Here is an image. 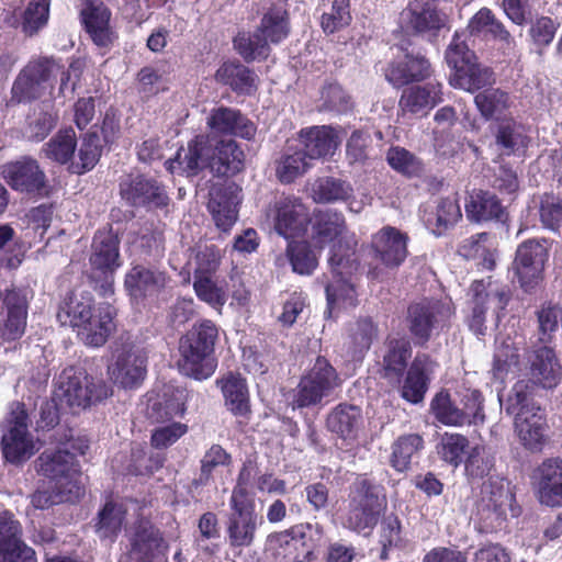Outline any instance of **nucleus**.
Listing matches in <instances>:
<instances>
[{
    "instance_id": "obj_61",
    "label": "nucleus",
    "mask_w": 562,
    "mask_h": 562,
    "mask_svg": "<svg viewBox=\"0 0 562 562\" xmlns=\"http://www.w3.org/2000/svg\"><path fill=\"white\" fill-rule=\"evenodd\" d=\"M77 147L76 133L71 127L59 130L43 147L45 156L60 165L69 162Z\"/></svg>"
},
{
    "instance_id": "obj_57",
    "label": "nucleus",
    "mask_w": 562,
    "mask_h": 562,
    "mask_svg": "<svg viewBox=\"0 0 562 562\" xmlns=\"http://www.w3.org/2000/svg\"><path fill=\"white\" fill-rule=\"evenodd\" d=\"M126 510L110 499L104 503L94 519V532L101 540L114 541L122 530Z\"/></svg>"
},
{
    "instance_id": "obj_35",
    "label": "nucleus",
    "mask_w": 562,
    "mask_h": 562,
    "mask_svg": "<svg viewBox=\"0 0 562 562\" xmlns=\"http://www.w3.org/2000/svg\"><path fill=\"white\" fill-rule=\"evenodd\" d=\"M221 387L225 406L237 418H243L239 424H248L251 415L250 396L247 381L238 372H227L216 380Z\"/></svg>"
},
{
    "instance_id": "obj_38",
    "label": "nucleus",
    "mask_w": 562,
    "mask_h": 562,
    "mask_svg": "<svg viewBox=\"0 0 562 562\" xmlns=\"http://www.w3.org/2000/svg\"><path fill=\"white\" fill-rule=\"evenodd\" d=\"M530 379L533 385L546 390H552L559 385L562 378V367L552 348L543 346L535 350L529 368Z\"/></svg>"
},
{
    "instance_id": "obj_36",
    "label": "nucleus",
    "mask_w": 562,
    "mask_h": 562,
    "mask_svg": "<svg viewBox=\"0 0 562 562\" xmlns=\"http://www.w3.org/2000/svg\"><path fill=\"white\" fill-rule=\"evenodd\" d=\"M514 429L520 445L532 453H539L549 441V425L546 411L524 414L514 418Z\"/></svg>"
},
{
    "instance_id": "obj_24",
    "label": "nucleus",
    "mask_w": 562,
    "mask_h": 562,
    "mask_svg": "<svg viewBox=\"0 0 562 562\" xmlns=\"http://www.w3.org/2000/svg\"><path fill=\"white\" fill-rule=\"evenodd\" d=\"M437 362L426 352H418L412 360L400 384L402 398L418 404L424 401L429 389Z\"/></svg>"
},
{
    "instance_id": "obj_62",
    "label": "nucleus",
    "mask_w": 562,
    "mask_h": 562,
    "mask_svg": "<svg viewBox=\"0 0 562 562\" xmlns=\"http://www.w3.org/2000/svg\"><path fill=\"white\" fill-rule=\"evenodd\" d=\"M351 195V186L347 181L334 177L319 178L313 187V199L317 203L345 202Z\"/></svg>"
},
{
    "instance_id": "obj_31",
    "label": "nucleus",
    "mask_w": 562,
    "mask_h": 562,
    "mask_svg": "<svg viewBox=\"0 0 562 562\" xmlns=\"http://www.w3.org/2000/svg\"><path fill=\"white\" fill-rule=\"evenodd\" d=\"M465 216L471 223H502L508 221L509 214L498 196L487 190H473L464 203Z\"/></svg>"
},
{
    "instance_id": "obj_44",
    "label": "nucleus",
    "mask_w": 562,
    "mask_h": 562,
    "mask_svg": "<svg viewBox=\"0 0 562 562\" xmlns=\"http://www.w3.org/2000/svg\"><path fill=\"white\" fill-rule=\"evenodd\" d=\"M256 29L271 45H280L291 34L289 10L283 4L272 3L262 11Z\"/></svg>"
},
{
    "instance_id": "obj_56",
    "label": "nucleus",
    "mask_w": 562,
    "mask_h": 562,
    "mask_svg": "<svg viewBox=\"0 0 562 562\" xmlns=\"http://www.w3.org/2000/svg\"><path fill=\"white\" fill-rule=\"evenodd\" d=\"M407 25L417 34L437 33L445 26V16L428 2L409 4L405 12Z\"/></svg>"
},
{
    "instance_id": "obj_27",
    "label": "nucleus",
    "mask_w": 562,
    "mask_h": 562,
    "mask_svg": "<svg viewBox=\"0 0 562 562\" xmlns=\"http://www.w3.org/2000/svg\"><path fill=\"white\" fill-rule=\"evenodd\" d=\"M3 312L0 323V337L4 342H13L22 338L27 325L29 304L19 291L7 290L2 300Z\"/></svg>"
},
{
    "instance_id": "obj_42",
    "label": "nucleus",
    "mask_w": 562,
    "mask_h": 562,
    "mask_svg": "<svg viewBox=\"0 0 562 562\" xmlns=\"http://www.w3.org/2000/svg\"><path fill=\"white\" fill-rule=\"evenodd\" d=\"M162 543L160 530L150 521L140 520L131 538L130 558L135 562H153Z\"/></svg>"
},
{
    "instance_id": "obj_39",
    "label": "nucleus",
    "mask_w": 562,
    "mask_h": 562,
    "mask_svg": "<svg viewBox=\"0 0 562 562\" xmlns=\"http://www.w3.org/2000/svg\"><path fill=\"white\" fill-rule=\"evenodd\" d=\"M215 77L238 95H252L258 90L259 78L255 70L237 59L224 61Z\"/></svg>"
},
{
    "instance_id": "obj_40",
    "label": "nucleus",
    "mask_w": 562,
    "mask_h": 562,
    "mask_svg": "<svg viewBox=\"0 0 562 562\" xmlns=\"http://www.w3.org/2000/svg\"><path fill=\"white\" fill-rule=\"evenodd\" d=\"M348 503L384 513L386 509L384 487L368 473L357 474L348 488Z\"/></svg>"
},
{
    "instance_id": "obj_59",
    "label": "nucleus",
    "mask_w": 562,
    "mask_h": 562,
    "mask_svg": "<svg viewBox=\"0 0 562 562\" xmlns=\"http://www.w3.org/2000/svg\"><path fill=\"white\" fill-rule=\"evenodd\" d=\"M167 460V456L161 451L147 450L140 445L131 449L127 473L135 476H151L159 471Z\"/></svg>"
},
{
    "instance_id": "obj_17",
    "label": "nucleus",
    "mask_w": 562,
    "mask_h": 562,
    "mask_svg": "<svg viewBox=\"0 0 562 562\" xmlns=\"http://www.w3.org/2000/svg\"><path fill=\"white\" fill-rule=\"evenodd\" d=\"M404 53L403 58L393 59L387 63L384 69L385 80L396 89L407 87L413 83L428 80L434 68L429 59L420 54H413L407 47L401 46Z\"/></svg>"
},
{
    "instance_id": "obj_30",
    "label": "nucleus",
    "mask_w": 562,
    "mask_h": 562,
    "mask_svg": "<svg viewBox=\"0 0 562 562\" xmlns=\"http://www.w3.org/2000/svg\"><path fill=\"white\" fill-rule=\"evenodd\" d=\"M81 23L94 45L109 49L115 38L110 27L111 12L103 2L82 0Z\"/></svg>"
},
{
    "instance_id": "obj_58",
    "label": "nucleus",
    "mask_w": 562,
    "mask_h": 562,
    "mask_svg": "<svg viewBox=\"0 0 562 562\" xmlns=\"http://www.w3.org/2000/svg\"><path fill=\"white\" fill-rule=\"evenodd\" d=\"M474 103L486 121H499L502 115L510 108L512 100L507 91L492 86L480 91L474 97Z\"/></svg>"
},
{
    "instance_id": "obj_18",
    "label": "nucleus",
    "mask_w": 562,
    "mask_h": 562,
    "mask_svg": "<svg viewBox=\"0 0 562 562\" xmlns=\"http://www.w3.org/2000/svg\"><path fill=\"white\" fill-rule=\"evenodd\" d=\"M548 257L547 248L537 240L528 239L518 246L513 270L520 286L526 292L532 290L542 279V271Z\"/></svg>"
},
{
    "instance_id": "obj_1",
    "label": "nucleus",
    "mask_w": 562,
    "mask_h": 562,
    "mask_svg": "<svg viewBox=\"0 0 562 562\" xmlns=\"http://www.w3.org/2000/svg\"><path fill=\"white\" fill-rule=\"evenodd\" d=\"M218 327L211 319H201L179 340V370L198 381L209 379L217 368L215 345Z\"/></svg>"
},
{
    "instance_id": "obj_7",
    "label": "nucleus",
    "mask_w": 562,
    "mask_h": 562,
    "mask_svg": "<svg viewBox=\"0 0 562 562\" xmlns=\"http://www.w3.org/2000/svg\"><path fill=\"white\" fill-rule=\"evenodd\" d=\"M471 296L469 304L471 314L468 317L469 328L476 335L485 334L486 312L492 308L497 321L504 316V312L510 300V291L507 286H501L488 277L486 280H474L469 289Z\"/></svg>"
},
{
    "instance_id": "obj_43",
    "label": "nucleus",
    "mask_w": 562,
    "mask_h": 562,
    "mask_svg": "<svg viewBox=\"0 0 562 562\" xmlns=\"http://www.w3.org/2000/svg\"><path fill=\"white\" fill-rule=\"evenodd\" d=\"M337 134L331 126L316 125L299 132L301 150L308 159H319L331 155L337 147Z\"/></svg>"
},
{
    "instance_id": "obj_29",
    "label": "nucleus",
    "mask_w": 562,
    "mask_h": 562,
    "mask_svg": "<svg viewBox=\"0 0 562 562\" xmlns=\"http://www.w3.org/2000/svg\"><path fill=\"white\" fill-rule=\"evenodd\" d=\"M408 236L393 226H384L372 236L374 257L386 268H398L408 255Z\"/></svg>"
},
{
    "instance_id": "obj_4",
    "label": "nucleus",
    "mask_w": 562,
    "mask_h": 562,
    "mask_svg": "<svg viewBox=\"0 0 562 562\" xmlns=\"http://www.w3.org/2000/svg\"><path fill=\"white\" fill-rule=\"evenodd\" d=\"M36 472L48 479L63 501H75L81 494L80 464L69 450L43 451L35 461Z\"/></svg>"
},
{
    "instance_id": "obj_16",
    "label": "nucleus",
    "mask_w": 562,
    "mask_h": 562,
    "mask_svg": "<svg viewBox=\"0 0 562 562\" xmlns=\"http://www.w3.org/2000/svg\"><path fill=\"white\" fill-rule=\"evenodd\" d=\"M2 176L16 192L32 196H44L48 193L46 175L34 158L22 157L5 164Z\"/></svg>"
},
{
    "instance_id": "obj_41",
    "label": "nucleus",
    "mask_w": 562,
    "mask_h": 562,
    "mask_svg": "<svg viewBox=\"0 0 562 562\" xmlns=\"http://www.w3.org/2000/svg\"><path fill=\"white\" fill-rule=\"evenodd\" d=\"M442 85L438 81L412 86L403 90L398 108L403 113L417 114L431 110L443 101Z\"/></svg>"
},
{
    "instance_id": "obj_8",
    "label": "nucleus",
    "mask_w": 562,
    "mask_h": 562,
    "mask_svg": "<svg viewBox=\"0 0 562 562\" xmlns=\"http://www.w3.org/2000/svg\"><path fill=\"white\" fill-rule=\"evenodd\" d=\"M59 390L69 407L80 409L108 398L112 393L104 381L94 379L86 369L75 366L61 371Z\"/></svg>"
},
{
    "instance_id": "obj_20",
    "label": "nucleus",
    "mask_w": 562,
    "mask_h": 562,
    "mask_svg": "<svg viewBox=\"0 0 562 562\" xmlns=\"http://www.w3.org/2000/svg\"><path fill=\"white\" fill-rule=\"evenodd\" d=\"M1 450L5 461L16 465L34 454L33 439L27 430V413L23 405L12 412L8 431L1 438Z\"/></svg>"
},
{
    "instance_id": "obj_37",
    "label": "nucleus",
    "mask_w": 562,
    "mask_h": 562,
    "mask_svg": "<svg viewBox=\"0 0 562 562\" xmlns=\"http://www.w3.org/2000/svg\"><path fill=\"white\" fill-rule=\"evenodd\" d=\"M325 425L338 438L356 440L363 425L362 409L353 404L339 403L327 414Z\"/></svg>"
},
{
    "instance_id": "obj_2",
    "label": "nucleus",
    "mask_w": 562,
    "mask_h": 562,
    "mask_svg": "<svg viewBox=\"0 0 562 562\" xmlns=\"http://www.w3.org/2000/svg\"><path fill=\"white\" fill-rule=\"evenodd\" d=\"M445 59L451 70L449 83L453 88L473 93L496 82L494 70L479 63L475 53L457 32L445 52Z\"/></svg>"
},
{
    "instance_id": "obj_63",
    "label": "nucleus",
    "mask_w": 562,
    "mask_h": 562,
    "mask_svg": "<svg viewBox=\"0 0 562 562\" xmlns=\"http://www.w3.org/2000/svg\"><path fill=\"white\" fill-rule=\"evenodd\" d=\"M382 515L383 513L378 510L348 503L341 525L357 533H370L378 526Z\"/></svg>"
},
{
    "instance_id": "obj_54",
    "label": "nucleus",
    "mask_w": 562,
    "mask_h": 562,
    "mask_svg": "<svg viewBox=\"0 0 562 562\" xmlns=\"http://www.w3.org/2000/svg\"><path fill=\"white\" fill-rule=\"evenodd\" d=\"M529 137L524 133V128L513 117L504 119L497 126L495 133V145L501 155L515 156L525 151L528 147Z\"/></svg>"
},
{
    "instance_id": "obj_51",
    "label": "nucleus",
    "mask_w": 562,
    "mask_h": 562,
    "mask_svg": "<svg viewBox=\"0 0 562 562\" xmlns=\"http://www.w3.org/2000/svg\"><path fill=\"white\" fill-rule=\"evenodd\" d=\"M233 457L222 445L212 443L200 459L198 476L191 481V488L198 491L214 481V473L218 468H228Z\"/></svg>"
},
{
    "instance_id": "obj_46",
    "label": "nucleus",
    "mask_w": 562,
    "mask_h": 562,
    "mask_svg": "<svg viewBox=\"0 0 562 562\" xmlns=\"http://www.w3.org/2000/svg\"><path fill=\"white\" fill-rule=\"evenodd\" d=\"M94 297L89 291H70L61 301L57 319L63 326L77 328L82 325L94 307Z\"/></svg>"
},
{
    "instance_id": "obj_33",
    "label": "nucleus",
    "mask_w": 562,
    "mask_h": 562,
    "mask_svg": "<svg viewBox=\"0 0 562 562\" xmlns=\"http://www.w3.org/2000/svg\"><path fill=\"white\" fill-rule=\"evenodd\" d=\"M379 336L378 323L371 316H359L346 327L344 348L353 362H361Z\"/></svg>"
},
{
    "instance_id": "obj_49",
    "label": "nucleus",
    "mask_w": 562,
    "mask_h": 562,
    "mask_svg": "<svg viewBox=\"0 0 562 562\" xmlns=\"http://www.w3.org/2000/svg\"><path fill=\"white\" fill-rule=\"evenodd\" d=\"M196 527L194 536L196 550L206 558L216 557L222 548L221 527L217 515L211 510L203 513L198 520Z\"/></svg>"
},
{
    "instance_id": "obj_25",
    "label": "nucleus",
    "mask_w": 562,
    "mask_h": 562,
    "mask_svg": "<svg viewBox=\"0 0 562 562\" xmlns=\"http://www.w3.org/2000/svg\"><path fill=\"white\" fill-rule=\"evenodd\" d=\"M413 355L412 342L406 337H386L381 361L379 362V375L389 384H400Z\"/></svg>"
},
{
    "instance_id": "obj_55",
    "label": "nucleus",
    "mask_w": 562,
    "mask_h": 562,
    "mask_svg": "<svg viewBox=\"0 0 562 562\" xmlns=\"http://www.w3.org/2000/svg\"><path fill=\"white\" fill-rule=\"evenodd\" d=\"M469 27L471 34L490 35L493 40L501 42L502 45L507 48L515 45V40L509 31L488 8L480 9L471 19Z\"/></svg>"
},
{
    "instance_id": "obj_11",
    "label": "nucleus",
    "mask_w": 562,
    "mask_h": 562,
    "mask_svg": "<svg viewBox=\"0 0 562 562\" xmlns=\"http://www.w3.org/2000/svg\"><path fill=\"white\" fill-rule=\"evenodd\" d=\"M119 194L127 206L146 211L164 210L171 201L166 186L146 173H127L122 177Z\"/></svg>"
},
{
    "instance_id": "obj_5",
    "label": "nucleus",
    "mask_w": 562,
    "mask_h": 562,
    "mask_svg": "<svg viewBox=\"0 0 562 562\" xmlns=\"http://www.w3.org/2000/svg\"><path fill=\"white\" fill-rule=\"evenodd\" d=\"M333 281L325 288L327 310L331 313L337 306L355 307L358 305V293L350 281V276L358 269L355 250L340 243L335 244L328 259Z\"/></svg>"
},
{
    "instance_id": "obj_15",
    "label": "nucleus",
    "mask_w": 562,
    "mask_h": 562,
    "mask_svg": "<svg viewBox=\"0 0 562 562\" xmlns=\"http://www.w3.org/2000/svg\"><path fill=\"white\" fill-rule=\"evenodd\" d=\"M241 188L234 181L214 184L209 191L207 211L218 231L229 233L238 220Z\"/></svg>"
},
{
    "instance_id": "obj_3",
    "label": "nucleus",
    "mask_w": 562,
    "mask_h": 562,
    "mask_svg": "<svg viewBox=\"0 0 562 562\" xmlns=\"http://www.w3.org/2000/svg\"><path fill=\"white\" fill-rule=\"evenodd\" d=\"M341 384L336 368L324 356H317L313 367L301 378L290 395L289 405L293 411L317 406Z\"/></svg>"
},
{
    "instance_id": "obj_13",
    "label": "nucleus",
    "mask_w": 562,
    "mask_h": 562,
    "mask_svg": "<svg viewBox=\"0 0 562 562\" xmlns=\"http://www.w3.org/2000/svg\"><path fill=\"white\" fill-rule=\"evenodd\" d=\"M225 519L226 541L232 549L249 548L255 543L258 527L263 522L256 502L228 499Z\"/></svg>"
},
{
    "instance_id": "obj_60",
    "label": "nucleus",
    "mask_w": 562,
    "mask_h": 562,
    "mask_svg": "<svg viewBox=\"0 0 562 562\" xmlns=\"http://www.w3.org/2000/svg\"><path fill=\"white\" fill-rule=\"evenodd\" d=\"M311 167L308 158L301 149L291 150L288 147L276 161V176L283 184L293 183Z\"/></svg>"
},
{
    "instance_id": "obj_48",
    "label": "nucleus",
    "mask_w": 562,
    "mask_h": 562,
    "mask_svg": "<svg viewBox=\"0 0 562 562\" xmlns=\"http://www.w3.org/2000/svg\"><path fill=\"white\" fill-rule=\"evenodd\" d=\"M462 218L457 196L440 198L434 211L425 215L427 228L436 236H442Z\"/></svg>"
},
{
    "instance_id": "obj_64",
    "label": "nucleus",
    "mask_w": 562,
    "mask_h": 562,
    "mask_svg": "<svg viewBox=\"0 0 562 562\" xmlns=\"http://www.w3.org/2000/svg\"><path fill=\"white\" fill-rule=\"evenodd\" d=\"M386 161L393 170L406 178H419L425 171L423 161L401 146H393L387 150Z\"/></svg>"
},
{
    "instance_id": "obj_21",
    "label": "nucleus",
    "mask_w": 562,
    "mask_h": 562,
    "mask_svg": "<svg viewBox=\"0 0 562 562\" xmlns=\"http://www.w3.org/2000/svg\"><path fill=\"white\" fill-rule=\"evenodd\" d=\"M121 239L113 231L111 224L99 228L92 238L89 262L91 270L97 274H115L122 267L123 260L120 251Z\"/></svg>"
},
{
    "instance_id": "obj_32",
    "label": "nucleus",
    "mask_w": 562,
    "mask_h": 562,
    "mask_svg": "<svg viewBox=\"0 0 562 562\" xmlns=\"http://www.w3.org/2000/svg\"><path fill=\"white\" fill-rule=\"evenodd\" d=\"M108 372L114 383L124 389H134L140 385L147 373V358L139 351L123 349L115 361L108 367Z\"/></svg>"
},
{
    "instance_id": "obj_12",
    "label": "nucleus",
    "mask_w": 562,
    "mask_h": 562,
    "mask_svg": "<svg viewBox=\"0 0 562 562\" xmlns=\"http://www.w3.org/2000/svg\"><path fill=\"white\" fill-rule=\"evenodd\" d=\"M59 69L60 65L53 57L41 56L31 59L12 85L11 102L27 103L40 99Z\"/></svg>"
},
{
    "instance_id": "obj_53",
    "label": "nucleus",
    "mask_w": 562,
    "mask_h": 562,
    "mask_svg": "<svg viewBox=\"0 0 562 562\" xmlns=\"http://www.w3.org/2000/svg\"><path fill=\"white\" fill-rule=\"evenodd\" d=\"M536 386L533 382L518 380L508 393L505 402V412L514 418L520 414L530 415L532 413L543 412L544 408L535 401Z\"/></svg>"
},
{
    "instance_id": "obj_52",
    "label": "nucleus",
    "mask_w": 562,
    "mask_h": 562,
    "mask_svg": "<svg viewBox=\"0 0 562 562\" xmlns=\"http://www.w3.org/2000/svg\"><path fill=\"white\" fill-rule=\"evenodd\" d=\"M345 229L346 220L341 212L327 209L314 213L312 237L319 248L341 236Z\"/></svg>"
},
{
    "instance_id": "obj_45",
    "label": "nucleus",
    "mask_w": 562,
    "mask_h": 562,
    "mask_svg": "<svg viewBox=\"0 0 562 562\" xmlns=\"http://www.w3.org/2000/svg\"><path fill=\"white\" fill-rule=\"evenodd\" d=\"M245 167V154L233 140H220L212 149L210 168L217 177H233Z\"/></svg>"
},
{
    "instance_id": "obj_14",
    "label": "nucleus",
    "mask_w": 562,
    "mask_h": 562,
    "mask_svg": "<svg viewBox=\"0 0 562 562\" xmlns=\"http://www.w3.org/2000/svg\"><path fill=\"white\" fill-rule=\"evenodd\" d=\"M274 231L285 239H293L306 232L310 222L307 207L301 198L282 194L269 209Z\"/></svg>"
},
{
    "instance_id": "obj_26",
    "label": "nucleus",
    "mask_w": 562,
    "mask_h": 562,
    "mask_svg": "<svg viewBox=\"0 0 562 562\" xmlns=\"http://www.w3.org/2000/svg\"><path fill=\"white\" fill-rule=\"evenodd\" d=\"M22 528L9 510L0 513V562H37L36 553L21 540Z\"/></svg>"
},
{
    "instance_id": "obj_19",
    "label": "nucleus",
    "mask_w": 562,
    "mask_h": 562,
    "mask_svg": "<svg viewBox=\"0 0 562 562\" xmlns=\"http://www.w3.org/2000/svg\"><path fill=\"white\" fill-rule=\"evenodd\" d=\"M440 315L441 306L438 302L423 300L408 304L404 324L414 346H427L440 322Z\"/></svg>"
},
{
    "instance_id": "obj_34",
    "label": "nucleus",
    "mask_w": 562,
    "mask_h": 562,
    "mask_svg": "<svg viewBox=\"0 0 562 562\" xmlns=\"http://www.w3.org/2000/svg\"><path fill=\"white\" fill-rule=\"evenodd\" d=\"M115 310L109 303L94 305L93 310L86 317L87 321L77 327L80 339L90 347H101L114 330Z\"/></svg>"
},
{
    "instance_id": "obj_50",
    "label": "nucleus",
    "mask_w": 562,
    "mask_h": 562,
    "mask_svg": "<svg viewBox=\"0 0 562 562\" xmlns=\"http://www.w3.org/2000/svg\"><path fill=\"white\" fill-rule=\"evenodd\" d=\"M233 47L247 64L266 61L272 53L271 44L256 27L252 32L239 31L233 37Z\"/></svg>"
},
{
    "instance_id": "obj_28",
    "label": "nucleus",
    "mask_w": 562,
    "mask_h": 562,
    "mask_svg": "<svg viewBox=\"0 0 562 562\" xmlns=\"http://www.w3.org/2000/svg\"><path fill=\"white\" fill-rule=\"evenodd\" d=\"M538 501L548 507H562V459H544L535 471Z\"/></svg>"
},
{
    "instance_id": "obj_6",
    "label": "nucleus",
    "mask_w": 562,
    "mask_h": 562,
    "mask_svg": "<svg viewBox=\"0 0 562 562\" xmlns=\"http://www.w3.org/2000/svg\"><path fill=\"white\" fill-rule=\"evenodd\" d=\"M171 277L165 268L155 265L132 263L124 274L123 286L132 304L158 305L170 288Z\"/></svg>"
},
{
    "instance_id": "obj_9",
    "label": "nucleus",
    "mask_w": 562,
    "mask_h": 562,
    "mask_svg": "<svg viewBox=\"0 0 562 562\" xmlns=\"http://www.w3.org/2000/svg\"><path fill=\"white\" fill-rule=\"evenodd\" d=\"M515 502L505 479L488 476L481 486V496L476 505V518L482 532H493L506 520V510Z\"/></svg>"
},
{
    "instance_id": "obj_10",
    "label": "nucleus",
    "mask_w": 562,
    "mask_h": 562,
    "mask_svg": "<svg viewBox=\"0 0 562 562\" xmlns=\"http://www.w3.org/2000/svg\"><path fill=\"white\" fill-rule=\"evenodd\" d=\"M324 526L319 522L297 524L271 536L278 546L277 553L283 562H311L314 551L324 538Z\"/></svg>"
},
{
    "instance_id": "obj_47",
    "label": "nucleus",
    "mask_w": 562,
    "mask_h": 562,
    "mask_svg": "<svg viewBox=\"0 0 562 562\" xmlns=\"http://www.w3.org/2000/svg\"><path fill=\"white\" fill-rule=\"evenodd\" d=\"M425 449L424 437L419 434H403L391 445L389 463L398 473L408 471L415 459Z\"/></svg>"
},
{
    "instance_id": "obj_23",
    "label": "nucleus",
    "mask_w": 562,
    "mask_h": 562,
    "mask_svg": "<svg viewBox=\"0 0 562 562\" xmlns=\"http://www.w3.org/2000/svg\"><path fill=\"white\" fill-rule=\"evenodd\" d=\"M206 127L214 136H236L252 140L257 126L239 109L220 105L211 109L206 117Z\"/></svg>"
},
{
    "instance_id": "obj_22",
    "label": "nucleus",
    "mask_w": 562,
    "mask_h": 562,
    "mask_svg": "<svg viewBox=\"0 0 562 562\" xmlns=\"http://www.w3.org/2000/svg\"><path fill=\"white\" fill-rule=\"evenodd\" d=\"M211 154L210 136L199 134L188 142L186 150L181 147L173 158L168 159L165 167L170 173L195 177L204 168L210 167Z\"/></svg>"
}]
</instances>
